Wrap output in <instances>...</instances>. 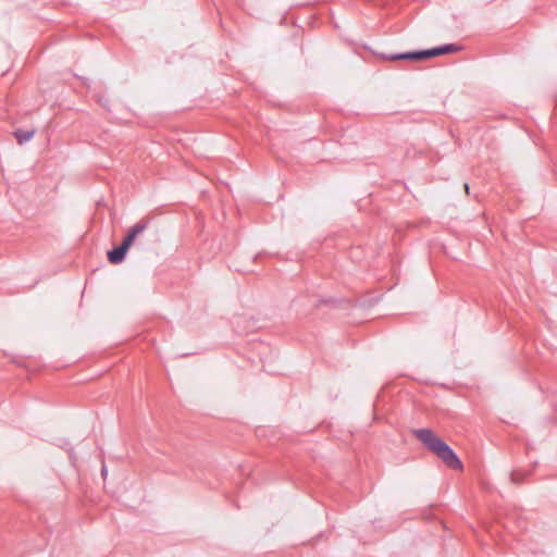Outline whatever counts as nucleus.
<instances>
[{
	"label": "nucleus",
	"instance_id": "7",
	"mask_svg": "<svg viewBox=\"0 0 557 557\" xmlns=\"http://www.w3.org/2000/svg\"><path fill=\"white\" fill-rule=\"evenodd\" d=\"M134 240H135V237L127 233L126 236L124 237L121 246L124 247L126 250H128L129 247L133 245Z\"/></svg>",
	"mask_w": 557,
	"mask_h": 557
},
{
	"label": "nucleus",
	"instance_id": "10",
	"mask_svg": "<svg viewBox=\"0 0 557 557\" xmlns=\"http://www.w3.org/2000/svg\"><path fill=\"white\" fill-rule=\"evenodd\" d=\"M107 473H108L107 467L103 465L101 468V475L104 478L107 475Z\"/></svg>",
	"mask_w": 557,
	"mask_h": 557
},
{
	"label": "nucleus",
	"instance_id": "8",
	"mask_svg": "<svg viewBox=\"0 0 557 557\" xmlns=\"http://www.w3.org/2000/svg\"><path fill=\"white\" fill-rule=\"evenodd\" d=\"M134 240H135V237L127 233L126 236L124 237L121 246L124 247L126 250H128L129 247L133 245Z\"/></svg>",
	"mask_w": 557,
	"mask_h": 557
},
{
	"label": "nucleus",
	"instance_id": "3",
	"mask_svg": "<svg viewBox=\"0 0 557 557\" xmlns=\"http://www.w3.org/2000/svg\"><path fill=\"white\" fill-rule=\"evenodd\" d=\"M461 49H462V47L459 45L446 44V45L438 46L435 48L425 49V53H426V59H430V58L442 55V54L459 52Z\"/></svg>",
	"mask_w": 557,
	"mask_h": 557
},
{
	"label": "nucleus",
	"instance_id": "4",
	"mask_svg": "<svg viewBox=\"0 0 557 557\" xmlns=\"http://www.w3.org/2000/svg\"><path fill=\"white\" fill-rule=\"evenodd\" d=\"M127 250L121 245L108 251V260L112 264L121 263L126 257Z\"/></svg>",
	"mask_w": 557,
	"mask_h": 557
},
{
	"label": "nucleus",
	"instance_id": "2",
	"mask_svg": "<svg viewBox=\"0 0 557 557\" xmlns=\"http://www.w3.org/2000/svg\"><path fill=\"white\" fill-rule=\"evenodd\" d=\"M381 58L388 61H421L426 59L425 50L401 52V53H382Z\"/></svg>",
	"mask_w": 557,
	"mask_h": 557
},
{
	"label": "nucleus",
	"instance_id": "6",
	"mask_svg": "<svg viewBox=\"0 0 557 557\" xmlns=\"http://www.w3.org/2000/svg\"><path fill=\"white\" fill-rule=\"evenodd\" d=\"M146 227H147L146 223L138 222L129 228L128 234L136 238L140 233H143L146 230Z\"/></svg>",
	"mask_w": 557,
	"mask_h": 557
},
{
	"label": "nucleus",
	"instance_id": "1",
	"mask_svg": "<svg viewBox=\"0 0 557 557\" xmlns=\"http://www.w3.org/2000/svg\"><path fill=\"white\" fill-rule=\"evenodd\" d=\"M414 437L420 441L429 450L435 454L449 469L461 470L462 462L456 453L432 430H413Z\"/></svg>",
	"mask_w": 557,
	"mask_h": 557
},
{
	"label": "nucleus",
	"instance_id": "9",
	"mask_svg": "<svg viewBox=\"0 0 557 557\" xmlns=\"http://www.w3.org/2000/svg\"><path fill=\"white\" fill-rule=\"evenodd\" d=\"M510 478H511V481H512L513 483H520V482H522V480H523V479H522V473H521V472H519V471H513V472H511Z\"/></svg>",
	"mask_w": 557,
	"mask_h": 557
},
{
	"label": "nucleus",
	"instance_id": "11",
	"mask_svg": "<svg viewBox=\"0 0 557 557\" xmlns=\"http://www.w3.org/2000/svg\"><path fill=\"white\" fill-rule=\"evenodd\" d=\"M465 190H466L467 194L470 193V186H469L468 183H465Z\"/></svg>",
	"mask_w": 557,
	"mask_h": 557
},
{
	"label": "nucleus",
	"instance_id": "5",
	"mask_svg": "<svg viewBox=\"0 0 557 557\" xmlns=\"http://www.w3.org/2000/svg\"><path fill=\"white\" fill-rule=\"evenodd\" d=\"M35 134V131H23L17 129L14 132V137L16 138L20 145L30 140Z\"/></svg>",
	"mask_w": 557,
	"mask_h": 557
}]
</instances>
